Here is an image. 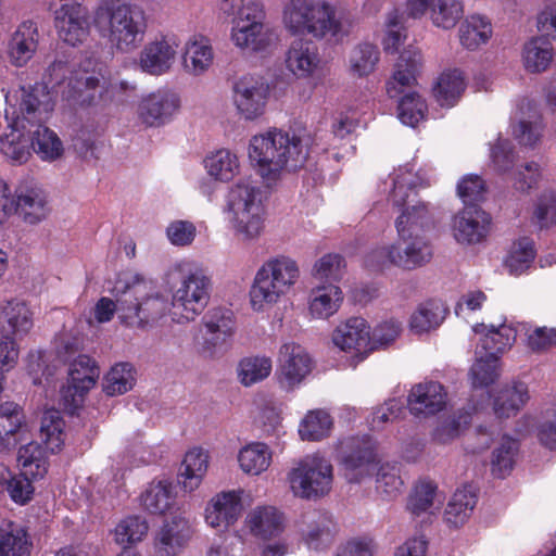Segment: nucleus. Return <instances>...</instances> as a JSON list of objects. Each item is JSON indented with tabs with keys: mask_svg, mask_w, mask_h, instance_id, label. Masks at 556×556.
I'll return each instance as SVG.
<instances>
[{
	"mask_svg": "<svg viewBox=\"0 0 556 556\" xmlns=\"http://www.w3.org/2000/svg\"><path fill=\"white\" fill-rule=\"evenodd\" d=\"M36 480L23 475V471L12 475L5 465L0 464V492L7 491L16 504L24 505L31 500L35 491L33 481Z\"/></svg>",
	"mask_w": 556,
	"mask_h": 556,
	"instance_id": "42",
	"label": "nucleus"
},
{
	"mask_svg": "<svg viewBox=\"0 0 556 556\" xmlns=\"http://www.w3.org/2000/svg\"><path fill=\"white\" fill-rule=\"evenodd\" d=\"M65 422L61 413L56 409H47L43 413L40 425V439L50 453L62 448L65 441Z\"/></svg>",
	"mask_w": 556,
	"mask_h": 556,
	"instance_id": "51",
	"label": "nucleus"
},
{
	"mask_svg": "<svg viewBox=\"0 0 556 556\" xmlns=\"http://www.w3.org/2000/svg\"><path fill=\"white\" fill-rule=\"evenodd\" d=\"M266 197L256 182L240 179L226 195L224 213L233 236L241 242H252L265 229Z\"/></svg>",
	"mask_w": 556,
	"mask_h": 556,
	"instance_id": "5",
	"label": "nucleus"
},
{
	"mask_svg": "<svg viewBox=\"0 0 556 556\" xmlns=\"http://www.w3.org/2000/svg\"><path fill=\"white\" fill-rule=\"evenodd\" d=\"M207 174L216 180L229 181L239 174L240 164L237 155L229 150L220 149L204 160Z\"/></svg>",
	"mask_w": 556,
	"mask_h": 556,
	"instance_id": "48",
	"label": "nucleus"
},
{
	"mask_svg": "<svg viewBox=\"0 0 556 556\" xmlns=\"http://www.w3.org/2000/svg\"><path fill=\"white\" fill-rule=\"evenodd\" d=\"M477 359L470 369V378L475 388L486 387L495 381L498 376L497 363L495 358L491 362V357L482 354V352L476 350Z\"/></svg>",
	"mask_w": 556,
	"mask_h": 556,
	"instance_id": "64",
	"label": "nucleus"
},
{
	"mask_svg": "<svg viewBox=\"0 0 556 556\" xmlns=\"http://www.w3.org/2000/svg\"><path fill=\"white\" fill-rule=\"evenodd\" d=\"M180 108L179 97L168 90H156L143 96L137 105L138 121L146 127L168 124Z\"/></svg>",
	"mask_w": 556,
	"mask_h": 556,
	"instance_id": "19",
	"label": "nucleus"
},
{
	"mask_svg": "<svg viewBox=\"0 0 556 556\" xmlns=\"http://www.w3.org/2000/svg\"><path fill=\"white\" fill-rule=\"evenodd\" d=\"M164 283L172 293L173 320L191 321L207 305L211 279L199 264L188 260L173 264L165 273Z\"/></svg>",
	"mask_w": 556,
	"mask_h": 556,
	"instance_id": "3",
	"label": "nucleus"
},
{
	"mask_svg": "<svg viewBox=\"0 0 556 556\" xmlns=\"http://www.w3.org/2000/svg\"><path fill=\"white\" fill-rule=\"evenodd\" d=\"M301 542L309 549L323 551L334 541L336 523L332 516L323 510H308L296 522Z\"/></svg>",
	"mask_w": 556,
	"mask_h": 556,
	"instance_id": "18",
	"label": "nucleus"
},
{
	"mask_svg": "<svg viewBox=\"0 0 556 556\" xmlns=\"http://www.w3.org/2000/svg\"><path fill=\"white\" fill-rule=\"evenodd\" d=\"M337 453L349 480L358 481L376 462V443L368 435L349 437L338 442Z\"/></svg>",
	"mask_w": 556,
	"mask_h": 556,
	"instance_id": "14",
	"label": "nucleus"
},
{
	"mask_svg": "<svg viewBox=\"0 0 556 556\" xmlns=\"http://www.w3.org/2000/svg\"><path fill=\"white\" fill-rule=\"evenodd\" d=\"M300 278V267L293 258L278 255L265 261L256 270L249 295L253 311L264 312L287 296Z\"/></svg>",
	"mask_w": 556,
	"mask_h": 556,
	"instance_id": "8",
	"label": "nucleus"
},
{
	"mask_svg": "<svg viewBox=\"0 0 556 556\" xmlns=\"http://www.w3.org/2000/svg\"><path fill=\"white\" fill-rule=\"evenodd\" d=\"M15 212H18L28 224H37L49 214L47 194L40 188L21 190L14 200Z\"/></svg>",
	"mask_w": 556,
	"mask_h": 556,
	"instance_id": "36",
	"label": "nucleus"
},
{
	"mask_svg": "<svg viewBox=\"0 0 556 556\" xmlns=\"http://www.w3.org/2000/svg\"><path fill=\"white\" fill-rule=\"evenodd\" d=\"M282 23L292 35H309L316 39L341 38L351 28L350 20L337 14L336 7L327 0H287Z\"/></svg>",
	"mask_w": 556,
	"mask_h": 556,
	"instance_id": "4",
	"label": "nucleus"
},
{
	"mask_svg": "<svg viewBox=\"0 0 556 556\" xmlns=\"http://www.w3.org/2000/svg\"><path fill=\"white\" fill-rule=\"evenodd\" d=\"M273 369V363L266 356L245 357L238 365V379L244 387H251L266 379Z\"/></svg>",
	"mask_w": 556,
	"mask_h": 556,
	"instance_id": "59",
	"label": "nucleus"
},
{
	"mask_svg": "<svg viewBox=\"0 0 556 556\" xmlns=\"http://www.w3.org/2000/svg\"><path fill=\"white\" fill-rule=\"evenodd\" d=\"M4 117L13 129H28L45 124L54 109V100L43 84L21 87L13 93L5 94Z\"/></svg>",
	"mask_w": 556,
	"mask_h": 556,
	"instance_id": "9",
	"label": "nucleus"
},
{
	"mask_svg": "<svg viewBox=\"0 0 556 556\" xmlns=\"http://www.w3.org/2000/svg\"><path fill=\"white\" fill-rule=\"evenodd\" d=\"M71 97L80 104L113 101L134 92L135 83L106 76L102 71L77 70L70 79Z\"/></svg>",
	"mask_w": 556,
	"mask_h": 556,
	"instance_id": "10",
	"label": "nucleus"
},
{
	"mask_svg": "<svg viewBox=\"0 0 556 556\" xmlns=\"http://www.w3.org/2000/svg\"><path fill=\"white\" fill-rule=\"evenodd\" d=\"M38 46V29L34 22H23L11 36L8 46L10 62L24 66L35 54Z\"/></svg>",
	"mask_w": 556,
	"mask_h": 556,
	"instance_id": "29",
	"label": "nucleus"
},
{
	"mask_svg": "<svg viewBox=\"0 0 556 556\" xmlns=\"http://www.w3.org/2000/svg\"><path fill=\"white\" fill-rule=\"evenodd\" d=\"M378 48L369 42L357 45L350 54L349 66L352 75L364 77L371 74L379 62Z\"/></svg>",
	"mask_w": 556,
	"mask_h": 556,
	"instance_id": "58",
	"label": "nucleus"
},
{
	"mask_svg": "<svg viewBox=\"0 0 556 556\" xmlns=\"http://www.w3.org/2000/svg\"><path fill=\"white\" fill-rule=\"evenodd\" d=\"M420 63L421 56L417 50H406L401 54L393 76L387 83V93L390 98H395L406 88L414 86Z\"/></svg>",
	"mask_w": 556,
	"mask_h": 556,
	"instance_id": "31",
	"label": "nucleus"
},
{
	"mask_svg": "<svg viewBox=\"0 0 556 556\" xmlns=\"http://www.w3.org/2000/svg\"><path fill=\"white\" fill-rule=\"evenodd\" d=\"M440 504L437 486L430 481H420L414 486L408 497L407 509L414 516H420L421 514H433Z\"/></svg>",
	"mask_w": 556,
	"mask_h": 556,
	"instance_id": "52",
	"label": "nucleus"
},
{
	"mask_svg": "<svg viewBox=\"0 0 556 556\" xmlns=\"http://www.w3.org/2000/svg\"><path fill=\"white\" fill-rule=\"evenodd\" d=\"M343 302V293L334 283L316 285L308 295V314L313 319H328Z\"/></svg>",
	"mask_w": 556,
	"mask_h": 556,
	"instance_id": "30",
	"label": "nucleus"
},
{
	"mask_svg": "<svg viewBox=\"0 0 556 556\" xmlns=\"http://www.w3.org/2000/svg\"><path fill=\"white\" fill-rule=\"evenodd\" d=\"M535 256L534 243L528 238L515 242L505 260V266L513 275L522 274Z\"/></svg>",
	"mask_w": 556,
	"mask_h": 556,
	"instance_id": "61",
	"label": "nucleus"
},
{
	"mask_svg": "<svg viewBox=\"0 0 556 556\" xmlns=\"http://www.w3.org/2000/svg\"><path fill=\"white\" fill-rule=\"evenodd\" d=\"M518 450L516 440L509 437H503L498 446L494 450L491 466L492 472L498 478L508 475L515 463V455Z\"/></svg>",
	"mask_w": 556,
	"mask_h": 556,
	"instance_id": "62",
	"label": "nucleus"
},
{
	"mask_svg": "<svg viewBox=\"0 0 556 556\" xmlns=\"http://www.w3.org/2000/svg\"><path fill=\"white\" fill-rule=\"evenodd\" d=\"M153 281L141 274H130L124 280L118 319L121 323L146 328L153 326L165 316L168 309L167 299L154 292Z\"/></svg>",
	"mask_w": 556,
	"mask_h": 556,
	"instance_id": "7",
	"label": "nucleus"
},
{
	"mask_svg": "<svg viewBox=\"0 0 556 556\" xmlns=\"http://www.w3.org/2000/svg\"><path fill=\"white\" fill-rule=\"evenodd\" d=\"M312 139L306 132L296 134L271 129L255 135L249 143V159L266 180H275L282 170H296L309 155Z\"/></svg>",
	"mask_w": 556,
	"mask_h": 556,
	"instance_id": "1",
	"label": "nucleus"
},
{
	"mask_svg": "<svg viewBox=\"0 0 556 556\" xmlns=\"http://www.w3.org/2000/svg\"><path fill=\"white\" fill-rule=\"evenodd\" d=\"M232 102L238 114L245 121L262 116L268 99V86L258 77L243 76L232 88Z\"/></svg>",
	"mask_w": 556,
	"mask_h": 556,
	"instance_id": "17",
	"label": "nucleus"
},
{
	"mask_svg": "<svg viewBox=\"0 0 556 556\" xmlns=\"http://www.w3.org/2000/svg\"><path fill=\"white\" fill-rule=\"evenodd\" d=\"M391 191L389 200L393 206L403 208L395 220L399 239H409L412 235L420 233L432 225V215L425 203L414 200L415 189L429 186V181L419 173H414V166L406 164L400 166L391 176Z\"/></svg>",
	"mask_w": 556,
	"mask_h": 556,
	"instance_id": "6",
	"label": "nucleus"
},
{
	"mask_svg": "<svg viewBox=\"0 0 556 556\" xmlns=\"http://www.w3.org/2000/svg\"><path fill=\"white\" fill-rule=\"evenodd\" d=\"M288 481L294 496L318 500L332 489L333 467L329 459L319 454L307 455L290 470Z\"/></svg>",
	"mask_w": 556,
	"mask_h": 556,
	"instance_id": "11",
	"label": "nucleus"
},
{
	"mask_svg": "<svg viewBox=\"0 0 556 556\" xmlns=\"http://www.w3.org/2000/svg\"><path fill=\"white\" fill-rule=\"evenodd\" d=\"M397 261L400 268L415 269L430 262L432 249L424 235H412L409 239H399Z\"/></svg>",
	"mask_w": 556,
	"mask_h": 556,
	"instance_id": "34",
	"label": "nucleus"
},
{
	"mask_svg": "<svg viewBox=\"0 0 556 556\" xmlns=\"http://www.w3.org/2000/svg\"><path fill=\"white\" fill-rule=\"evenodd\" d=\"M33 542L25 527L9 521L0 527V556H30Z\"/></svg>",
	"mask_w": 556,
	"mask_h": 556,
	"instance_id": "38",
	"label": "nucleus"
},
{
	"mask_svg": "<svg viewBox=\"0 0 556 556\" xmlns=\"http://www.w3.org/2000/svg\"><path fill=\"white\" fill-rule=\"evenodd\" d=\"M100 376L99 367L88 355H78L68 368V379L80 390L89 391L97 382Z\"/></svg>",
	"mask_w": 556,
	"mask_h": 556,
	"instance_id": "57",
	"label": "nucleus"
},
{
	"mask_svg": "<svg viewBox=\"0 0 556 556\" xmlns=\"http://www.w3.org/2000/svg\"><path fill=\"white\" fill-rule=\"evenodd\" d=\"M136 382V372L129 363L115 364L103 379V391L115 396L130 391Z\"/></svg>",
	"mask_w": 556,
	"mask_h": 556,
	"instance_id": "54",
	"label": "nucleus"
},
{
	"mask_svg": "<svg viewBox=\"0 0 556 556\" xmlns=\"http://www.w3.org/2000/svg\"><path fill=\"white\" fill-rule=\"evenodd\" d=\"M193 532V526L184 513L173 515L153 535L154 555L179 556L187 548Z\"/></svg>",
	"mask_w": 556,
	"mask_h": 556,
	"instance_id": "15",
	"label": "nucleus"
},
{
	"mask_svg": "<svg viewBox=\"0 0 556 556\" xmlns=\"http://www.w3.org/2000/svg\"><path fill=\"white\" fill-rule=\"evenodd\" d=\"M490 215L476 205H468L458 212L452 220V235L464 245L483 241L490 229Z\"/></svg>",
	"mask_w": 556,
	"mask_h": 556,
	"instance_id": "21",
	"label": "nucleus"
},
{
	"mask_svg": "<svg viewBox=\"0 0 556 556\" xmlns=\"http://www.w3.org/2000/svg\"><path fill=\"white\" fill-rule=\"evenodd\" d=\"M491 21L480 14L468 15L458 28L460 45L468 50H477L492 37Z\"/></svg>",
	"mask_w": 556,
	"mask_h": 556,
	"instance_id": "39",
	"label": "nucleus"
},
{
	"mask_svg": "<svg viewBox=\"0 0 556 556\" xmlns=\"http://www.w3.org/2000/svg\"><path fill=\"white\" fill-rule=\"evenodd\" d=\"M245 525L253 535L270 539L283 532L286 517L275 506H256L247 515Z\"/></svg>",
	"mask_w": 556,
	"mask_h": 556,
	"instance_id": "28",
	"label": "nucleus"
},
{
	"mask_svg": "<svg viewBox=\"0 0 556 556\" xmlns=\"http://www.w3.org/2000/svg\"><path fill=\"white\" fill-rule=\"evenodd\" d=\"M91 21L98 35L122 54L137 51L148 29L146 12L126 3L103 2L92 11Z\"/></svg>",
	"mask_w": 556,
	"mask_h": 556,
	"instance_id": "2",
	"label": "nucleus"
},
{
	"mask_svg": "<svg viewBox=\"0 0 556 556\" xmlns=\"http://www.w3.org/2000/svg\"><path fill=\"white\" fill-rule=\"evenodd\" d=\"M332 341L340 350L363 359L374 350L369 326L364 318L353 317L337 327Z\"/></svg>",
	"mask_w": 556,
	"mask_h": 556,
	"instance_id": "23",
	"label": "nucleus"
},
{
	"mask_svg": "<svg viewBox=\"0 0 556 556\" xmlns=\"http://www.w3.org/2000/svg\"><path fill=\"white\" fill-rule=\"evenodd\" d=\"M332 418L325 409L309 410L302 419L299 433L303 440L319 441L329 435Z\"/></svg>",
	"mask_w": 556,
	"mask_h": 556,
	"instance_id": "56",
	"label": "nucleus"
},
{
	"mask_svg": "<svg viewBox=\"0 0 556 556\" xmlns=\"http://www.w3.org/2000/svg\"><path fill=\"white\" fill-rule=\"evenodd\" d=\"M477 504V495L470 486L458 489L452 496L444 513L445 521L459 527L470 517Z\"/></svg>",
	"mask_w": 556,
	"mask_h": 556,
	"instance_id": "45",
	"label": "nucleus"
},
{
	"mask_svg": "<svg viewBox=\"0 0 556 556\" xmlns=\"http://www.w3.org/2000/svg\"><path fill=\"white\" fill-rule=\"evenodd\" d=\"M208 467V454L201 447H193L187 452L182 462L180 476L185 491L192 492L201 483Z\"/></svg>",
	"mask_w": 556,
	"mask_h": 556,
	"instance_id": "43",
	"label": "nucleus"
},
{
	"mask_svg": "<svg viewBox=\"0 0 556 556\" xmlns=\"http://www.w3.org/2000/svg\"><path fill=\"white\" fill-rule=\"evenodd\" d=\"M446 405L444 387L437 381H424L415 384L407 396V406L415 416H431Z\"/></svg>",
	"mask_w": 556,
	"mask_h": 556,
	"instance_id": "26",
	"label": "nucleus"
},
{
	"mask_svg": "<svg viewBox=\"0 0 556 556\" xmlns=\"http://www.w3.org/2000/svg\"><path fill=\"white\" fill-rule=\"evenodd\" d=\"M397 111L399 118L404 125L415 127L424 119L427 104L418 92L413 91L400 100Z\"/></svg>",
	"mask_w": 556,
	"mask_h": 556,
	"instance_id": "63",
	"label": "nucleus"
},
{
	"mask_svg": "<svg viewBox=\"0 0 556 556\" xmlns=\"http://www.w3.org/2000/svg\"><path fill=\"white\" fill-rule=\"evenodd\" d=\"M34 327V313L28 304L20 299L0 301V332L18 340L27 336Z\"/></svg>",
	"mask_w": 556,
	"mask_h": 556,
	"instance_id": "27",
	"label": "nucleus"
},
{
	"mask_svg": "<svg viewBox=\"0 0 556 556\" xmlns=\"http://www.w3.org/2000/svg\"><path fill=\"white\" fill-rule=\"evenodd\" d=\"M54 25L59 38L76 47L84 43L90 35L88 11L80 3H65L54 12Z\"/></svg>",
	"mask_w": 556,
	"mask_h": 556,
	"instance_id": "20",
	"label": "nucleus"
},
{
	"mask_svg": "<svg viewBox=\"0 0 556 556\" xmlns=\"http://www.w3.org/2000/svg\"><path fill=\"white\" fill-rule=\"evenodd\" d=\"M205 328L202 351L207 356L222 352L235 332L233 314L229 309L213 308L203 318Z\"/></svg>",
	"mask_w": 556,
	"mask_h": 556,
	"instance_id": "22",
	"label": "nucleus"
},
{
	"mask_svg": "<svg viewBox=\"0 0 556 556\" xmlns=\"http://www.w3.org/2000/svg\"><path fill=\"white\" fill-rule=\"evenodd\" d=\"M180 40L174 33H159L140 51L139 66L142 72L160 76L168 73L178 54Z\"/></svg>",
	"mask_w": 556,
	"mask_h": 556,
	"instance_id": "13",
	"label": "nucleus"
},
{
	"mask_svg": "<svg viewBox=\"0 0 556 556\" xmlns=\"http://www.w3.org/2000/svg\"><path fill=\"white\" fill-rule=\"evenodd\" d=\"M448 313L447 307L439 300L426 301L417 306L409 318V329L416 334L437 330Z\"/></svg>",
	"mask_w": 556,
	"mask_h": 556,
	"instance_id": "35",
	"label": "nucleus"
},
{
	"mask_svg": "<svg viewBox=\"0 0 556 556\" xmlns=\"http://www.w3.org/2000/svg\"><path fill=\"white\" fill-rule=\"evenodd\" d=\"M287 70L296 78H309L320 67L321 59L317 46L309 39H294L285 59Z\"/></svg>",
	"mask_w": 556,
	"mask_h": 556,
	"instance_id": "25",
	"label": "nucleus"
},
{
	"mask_svg": "<svg viewBox=\"0 0 556 556\" xmlns=\"http://www.w3.org/2000/svg\"><path fill=\"white\" fill-rule=\"evenodd\" d=\"M271 451L263 442H252L241 447L237 455L240 469L250 476H260L271 464Z\"/></svg>",
	"mask_w": 556,
	"mask_h": 556,
	"instance_id": "41",
	"label": "nucleus"
},
{
	"mask_svg": "<svg viewBox=\"0 0 556 556\" xmlns=\"http://www.w3.org/2000/svg\"><path fill=\"white\" fill-rule=\"evenodd\" d=\"M149 530L146 518L128 516L122 519L114 529V540L121 546H129L143 540Z\"/></svg>",
	"mask_w": 556,
	"mask_h": 556,
	"instance_id": "60",
	"label": "nucleus"
},
{
	"mask_svg": "<svg viewBox=\"0 0 556 556\" xmlns=\"http://www.w3.org/2000/svg\"><path fill=\"white\" fill-rule=\"evenodd\" d=\"M312 358L304 348L287 342L279 349L276 379L286 391L298 388L312 371Z\"/></svg>",
	"mask_w": 556,
	"mask_h": 556,
	"instance_id": "16",
	"label": "nucleus"
},
{
	"mask_svg": "<svg viewBox=\"0 0 556 556\" xmlns=\"http://www.w3.org/2000/svg\"><path fill=\"white\" fill-rule=\"evenodd\" d=\"M242 513L239 491H223L215 494L204 509L205 523L217 530H226L237 522Z\"/></svg>",
	"mask_w": 556,
	"mask_h": 556,
	"instance_id": "24",
	"label": "nucleus"
},
{
	"mask_svg": "<svg viewBox=\"0 0 556 556\" xmlns=\"http://www.w3.org/2000/svg\"><path fill=\"white\" fill-rule=\"evenodd\" d=\"M230 39L238 49L248 52H263L274 43L276 35L266 22L264 4L248 8L243 16L232 18Z\"/></svg>",
	"mask_w": 556,
	"mask_h": 556,
	"instance_id": "12",
	"label": "nucleus"
},
{
	"mask_svg": "<svg viewBox=\"0 0 556 556\" xmlns=\"http://www.w3.org/2000/svg\"><path fill=\"white\" fill-rule=\"evenodd\" d=\"M473 330L477 333H483L477 349H479L482 354L490 356L491 362L495 358L498 359L500 354L510 348L516 340V330L505 324L496 328L491 326L489 329H486L485 325H477Z\"/></svg>",
	"mask_w": 556,
	"mask_h": 556,
	"instance_id": "33",
	"label": "nucleus"
},
{
	"mask_svg": "<svg viewBox=\"0 0 556 556\" xmlns=\"http://www.w3.org/2000/svg\"><path fill=\"white\" fill-rule=\"evenodd\" d=\"M464 12V0H433L429 20L434 27L451 30L463 18Z\"/></svg>",
	"mask_w": 556,
	"mask_h": 556,
	"instance_id": "50",
	"label": "nucleus"
},
{
	"mask_svg": "<svg viewBox=\"0 0 556 556\" xmlns=\"http://www.w3.org/2000/svg\"><path fill=\"white\" fill-rule=\"evenodd\" d=\"M466 79L460 70L444 71L433 86V96L441 106L452 108L466 89Z\"/></svg>",
	"mask_w": 556,
	"mask_h": 556,
	"instance_id": "37",
	"label": "nucleus"
},
{
	"mask_svg": "<svg viewBox=\"0 0 556 556\" xmlns=\"http://www.w3.org/2000/svg\"><path fill=\"white\" fill-rule=\"evenodd\" d=\"M553 59V47L544 38H534L526 43L522 52L525 67L532 73L545 71Z\"/></svg>",
	"mask_w": 556,
	"mask_h": 556,
	"instance_id": "55",
	"label": "nucleus"
},
{
	"mask_svg": "<svg viewBox=\"0 0 556 556\" xmlns=\"http://www.w3.org/2000/svg\"><path fill=\"white\" fill-rule=\"evenodd\" d=\"M213 60V47L206 37L194 35L185 43L182 65L187 73L202 75L211 67Z\"/></svg>",
	"mask_w": 556,
	"mask_h": 556,
	"instance_id": "32",
	"label": "nucleus"
},
{
	"mask_svg": "<svg viewBox=\"0 0 556 556\" xmlns=\"http://www.w3.org/2000/svg\"><path fill=\"white\" fill-rule=\"evenodd\" d=\"M142 507L154 515H163L175 503L172 484L167 481L151 482L140 496Z\"/></svg>",
	"mask_w": 556,
	"mask_h": 556,
	"instance_id": "44",
	"label": "nucleus"
},
{
	"mask_svg": "<svg viewBox=\"0 0 556 556\" xmlns=\"http://www.w3.org/2000/svg\"><path fill=\"white\" fill-rule=\"evenodd\" d=\"M36 126L31 138L35 153L45 162L60 160L63 156L64 147L59 136L43 124Z\"/></svg>",
	"mask_w": 556,
	"mask_h": 556,
	"instance_id": "47",
	"label": "nucleus"
},
{
	"mask_svg": "<svg viewBox=\"0 0 556 556\" xmlns=\"http://www.w3.org/2000/svg\"><path fill=\"white\" fill-rule=\"evenodd\" d=\"M24 415L20 406L12 402L0 405V442L9 447L15 445V435L24 431Z\"/></svg>",
	"mask_w": 556,
	"mask_h": 556,
	"instance_id": "49",
	"label": "nucleus"
},
{
	"mask_svg": "<svg viewBox=\"0 0 556 556\" xmlns=\"http://www.w3.org/2000/svg\"><path fill=\"white\" fill-rule=\"evenodd\" d=\"M47 447L37 442H29L18 448L17 465L23 475L31 479H42L49 469Z\"/></svg>",
	"mask_w": 556,
	"mask_h": 556,
	"instance_id": "40",
	"label": "nucleus"
},
{
	"mask_svg": "<svg viewBox=\"0 0 556 556\" xmlns=\"http://www.w3.org/2000/svg\"><path fill=\"white\" fill-rule=\"evenodd\" d=\"M528 400L529 392L527 384L516 382L501 390L494 401V412L500 418H508L516 415Z\"/></svg>",
	"mask_w": 556,
	"mask_h": 556,
	"instance_id": "46",
	"label": "nucleus"
},
{
	"mask_svg": "<svg viewBox=\"0 0 556 556\" xmlns=\"http://www.w3.org/2000/svg\"><path fill=\"white\" fill-rule=\"evenodd\" d=\"M345 260L338 253H328L315 261L312 267V277L318 285L339 282L344 276Z\"/></svg>",
	"mask_w": 556,
	"mask_h": 556,
	"instance_id": "53",
	"label": "nucleus"
}]
</instances>
